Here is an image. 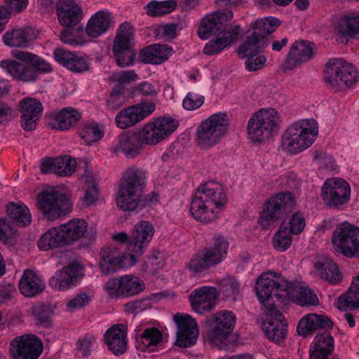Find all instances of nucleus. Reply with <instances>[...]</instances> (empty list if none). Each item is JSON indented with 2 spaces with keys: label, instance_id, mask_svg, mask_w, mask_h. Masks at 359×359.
Masks as SVG:
<instances>
[{
  "label": "nucleus",
  "instance_id": "obj_29",
  "mask_svg": "<svg viewBox=\"0 0 359 359\" xmlns=\"http://www.w3.org/2000/svg\"><path fill=\"white\" fill-rule=\"evenodd\" d=\"M126 330L123 325H116L109 328L104 338L108 348L115 355H121L127 348Z\"/></svg>",
  "mask_w": 359,
  "mask_h": 359
},
{
  "label": "nucleus",
  "instance_id": "obj_57",
  "mask_svg": "<svg viewBox=\"0 0 359 359\" xmlns=\"http://www.w3.org/2000/svg\"><path fill=\"white\" fill-rule=\"evenodd\" d=\"M292 232L287 227H280L273 238V247L279 252H284L288 249L292 243Z\"/></svg>",
  "mask_w": 359,
  "mask_h": 359
},
{
  "label": "nucleus",
  "instance_id": "obj_64",
  "mask_svg": "<svg viewBox=\"0 0 359 359\" xmlns=\"http://www.w3.org/2000/svg\"><path fill=\"white\" fill-rule=\"evenodd\" d=\"M114 54L117 64L120 67H128L132 65L135 57V53L132 48L121 52L114 53Z\"/></svg>",
  "mask_w": 359,
  "mask_h": 359
},
{
  "label": "nucleus",
  "instance_id": "obj_7",
  "mask_svg": "<svg viewBox=\"0 0 359 359\" xmlns=\"http://www.w3.org/2000/svg\"><path fill=\"white\" fill-rule=\"evenodd\" d=\"M325 79L335 90L351 87L358 80L356 68L341 58L330 59L325 66Z\"/></svg>",
  "mask_w": 359,
  "mask_h": 359
},
{
  "label": "nucleus",
  "instance_id": "obj_26",
  "mask_svg": "<svg viewBox=\"0 0 359 359\" xmlns=\"http://www.w3.org/2000/svg\"><path fill=\"white\" fill-rule=\"evenodd\" d=\"M241 28L238 25H231L224 34L215 36L210 40L203 48V53L207 55L219 54L237 39L241 33Z\"/></svg>",
  "mask_w": 359,
  "mask_h": 359
},
{
  "label": "nucleus",
  "instance_id": "obj_59",
  "mask_svg": "<svg viewBox=\"0 0 359 359\" xmlns=\"http://www.w3.org/2000/svg\"><path fill=\"white\" fill-rule=\"evenodd\" d=\"M33 314L36 323L43 327H49L52 324V313L50 309L44 306H36Z\"/></svg>",
  "mask_w": 359,
  "mask_h": 359
},
{
  "label": "nucleus",
  "instance_id": "obj_8",
  "mask_svg": "<svg viewBox=\"0 0 359 359\" xmlns=\"http://www.w3.org/2000/svg\"><path fill=\"white\" fill-rule=\"evenodd\" d=\"M335 252L348 258L359 257V227L348 222L339 224L332 233Z\"/></svg>",
  "mask_w": 359,
  "mask_h": 359
},
{
  "label": "nucleus",
  "instance_id": "obj_19",
  "mask_svg": "<svg viewBox=\"0 0 359 359\" xmlns=\"http://www.w3.org/2000/svg\"><path fill=\"white\" fill-rule=\"evenodd\" d=\"M154 233L153 225L147 221L137 223L132 232L127 248L129 251L137 252L143 254L148 247Z\"/></svg>",
  "mask_w": 359,
  "mask_h": 359
},
{
  "label": "nucleus",
  "instance_id": "obj_12",
  "mask_svg": "<svg viewBox=\"0 0 359 359\" xmlns=\"http://www.w3.org/2000/svg\"><path fill=\"white\" fill-rule=\"evenodd\" d=\"M43 352V343L32 334L15 337L10 342L13 359H38Z\"/></svg>",
  "mask_w": 359,
  "mask_h": 359
},
{
  "label": "nucleus",
  "instance_id": "obj_13",
  "mask_svg": "<svg viewBox=\"0 0 359 359\" xmlns=\"http://www.w3.org/2000/svg\"><path fill=\"white\" fill-rule=\"evenodd\" d=\"M104 289L111 297H129L140 293L144 289V283L137 276L125 275L109 280Z\"/></svg>",
  "mask_w": 359,
  "mask_h": 359
},
{
  "label": "nucleus",
  "instance_id": "obj_31",
  "mask_svg": "<svg viewBox=\"0 0 359 359\" xmlns=\"http://www.w3.org/2000/svg\"><path fill=\"white\" fill-rule=\"evenodd\" d=\"M111 24L112 18L109 11H97L88 21L86 27V34L91 38H97L105 34Z\"/></svg>",
  "mask_w": 359,
  "mask_h": 359
},
{
  "label": "nucleus",
  "instance_id": "obj_61",
  "mask_svg": "<svg viewBox=\"0 0 359 359\" xmlns=\"http://www.w3.org/2000/svg\"><path fill=\"white\" fill-rule=\"evenodd\" d=\"M123 88L121 86H116L113 88L107 102L109 109L114 110L123 104L124 97L123 95Z\"/></svg>",
  "mask_w": 359,
  "mask_h": 359
},
{
  "label": "nucleus",
  "instance_id": "obj_44",
  "mask_svg": "<svg viewBox=\"0 0 359 359\" xmlns=\"http://www.w3.org/2000/svg\"><path fill=\"white\" fill-rule=\"evenodd\" d=\"M38 208L48 221H54L70 213L72 203H37Z\"/></svg>",
  "mask_w": 359,
  "mask_h": 359
},
{
  "label": "nucleus",
  "instance_id": "obj_15",
  "mask_svg": "<svg viewBox=\"0 0 359 359\" xmlns=\"http://www.w3.org/2000/svg\"><path fill=\"white\" fill-rule=\"evenodd\" d=\"M173 320L177 325L175 345L181 348L194 346L199 335L196 320L183 313L175 314Z\"/></svg>",
  "mask_w": 359,
  "mask_h": 359
},
{
  "label": "nucleus",
  "instance_id": "obj_36",
  "mask_svg": "<svg viewBox=\"0 0 359 359\" xmlns=\"http://www.w3.org/2000/svg\"><path fill=\"white\" fill-rule=\"evenodd\" d=\"M225 203H191L190 212L193 217L201 222L214 220Z\"/></svg>",
  "mask_w": 359,
  "mask_h": 359
},
{
  "label": "nucleus",
  "instance_id": "obj_21",
  "mask_svg": "<svg viewBox=\"0 0 359 359\" xmlns=\"http://www.w3.org/2000/svg\"><path fill=\"white\" fill-rule=\"evenodd\" d=\"M55 60L69 69L76 73H83L90 69V60L84 55L70 52L64 49H56L53 52Z\"/></svg>",
  "mask_w": 359,
  "mask_h": 359
},
{
  "label": "nucleus",
  "instance_id": "obj_4",
  "mask_svg": "<svg viewBox=\"0 0 359 359\" xmlns=\"http://www.w3.org/2000/svg\"><path fill=\"white\" fill-rule=\"evenodd\" d=\"M228 248L227 240L221 235L216 236L212 245L204 248L193 255L187 267L194 273L214 267L226 259Z\"/></svg>",
  "mask_w": 359,
  "mask_h": 359
},
{
  "label": "nucleus",
  "instance_id": "obj_49",
  "mask_svg": "<svg viewBox=\"0 0 359 359\" xmlns=\"http://www.w3.org/2000/svg\"><path fill=\"white\" fill-rule=\"evenodd\" d=\"M7 215L17 224L26 226L32 222V215L29 208L20 203H9L7 207Z\"/></svg>",
  "mask_w": 359,
  "mask_h": 359
},
{
  "label": "nucleus",
  "instance_id": "obj_52",
  "mask_svg": "<svg viewBox=\"0 0 359 359\" xmlns=\"http://www.w3.org/2000/svg\"><path fill=\"white\" fill-rule=\"evenodd\" d=\"M218 293L223 294L227 298L236 299L241 290V283L233 277L226 276L217 281Z\"/></svg>",
  "mask_w": 359,
  "mask_h": 359
},
{
  "label": "nucleus",
  "instance_id": "obj_39",
  "mask_svg": "<svg viewBox=\"0 0 359 359\" xmlns=\"http://www.w3.org/2000/svg\"><path fill=\"white\" fill-rule=\"evenodd\" d=\"M280 25V21L276 18H264L251 22L248 32L263 41L265 37L275 32Z\"/></svg>",
  "mask_w": 359,
  "mask_h": 359
},
{
  "label": "nucleus",
  "instance_id": "obj_11",
  "mask_svg": "<svg viewBox=\"0 0 359 359\" xmlns=\"http://www.w3.org/2000/svg\"><path fill=\"white\" fill-rule=\"evenodd\" d=\"M233 17L230 10H219L206 15L201 20L198 28V36L202 40H206L212 36H219L226 32L229 27L227 22Z\"/></svg>",
  "mask_w": 359,
  "mask_h": 359
},
{
  "label": "nucleus",
  "instance_id": "obj_46",
  "mask_svg": "<svg viewBox=\"0 0 359 359\" xmlns=\"http://www.w3.org/2000/svg\"><path fill=\"white\" fill-rule=\"evenodd\" d=\"M262 330L269 340L280 344L286 337L287 327L286 323H278L266 319L262 323Z\"/></svg>",
  "mask_w": 359,
  "mask_h": 359
},
{
  "label": "nucleus",
  "instance_id": "obj_53",
  "mask_svg": "<svg viewBox=\"0 0 359 359\" xmlns=\"http://www.w3.org/2000/svg\"><path fill=\"white\" fill-rule=\"evenodd\" d=\"M337 308L341 311L359 309V290L354 289L351 285L348 291L339 297Z\"/></svg>",
  "mask_w": 359,
  "mask_h": 359
},
{
  "label": "nucleus",
  "instance_id": "obj_28",
  "mask_svg": "<svg viewBox=\"0 0 359 359\" xmlns=\"http://www.w3.org/2000/svg\"><path fill=\"white\" fill-rule=\"evenodd\" d=\"M287 293L285 302L292 301L302 306L317 305L319 302L317 295L312 290L295 282H289Z\"/></svg>",
  "mask_w": 359,
  "mask_h": 359
},
{
  "label": "nucleus",
  "instance_id": "obj_17",
  "mask_svg": "<svg viewBox=\"0 0 359 359\" xmlns=\"http://www.w3.org/2000/svg\"><path fill=\"white\" fill-rule=\"evenodd\" d=\"M217 297L218 291L216 287L205 285L194 290L190 293L189 299L192 309L202 315L215 308Z\"/></svg>",
  "mask_w": 359,
  "mask_h": 359
},
{
  "label": "nucleus",
  "instance_id": "obj_5",
  "mask_svg": "<svg viewBox=\"0 0 359 359\" xmlns=\"http://www.w3.org/2000/svg\"><path fill=\"white\" fill-rule=\"evenodd\" d=\"M280 123V116L276 109H262L248 121V137L255 142L264 141L278 130Z\"/></svg>",
  "mask_w": 359,
  "mask_h": 359
},
{
  "label": "nucleus",
  "instance_id": "obj_22",
  "mask_svg": "<svg viewBox=\"0 0 359 359\" xmlns=\"http://www.w3.org/2000/svg\"><path fill=\"white\" fill-rule=\"evenodd\" d=\"M81 268L76 264H69L57 271L50 278V286L57 290L66 291L76 285Z\"/></svg>",
  "mask_w": 359,
  "mask_h": 359
},
{
  "label": "nucleus",
  "instance_id": "obj_10",
  "mask_svg": "<svg viewBox=\"0 0 359 359\" xmlns=\"http://www.w3.org/2000/svg\"><path fill=\"white\" fill-rule=\"evenodd\" d=\"M177 120L171 117H160L147 122L139 131L143 143L156 145L167 138L178 127Z\"/></svg>",
  "mask_w": 359,
  "mask_h": 359
},
{
  "label": "nucleus",
  "instance_id": "obj_63",
  "mask_svg": "<svg viewBox=\"0 0 359 359\" xmlns=\"http://www.w3.org/2000/svg\"><path fill=\"white\" fill-rule=\"evenodd\" d=\"M136 79L137 74L134 70L121 71L114 73L110 76V79L112 81L118 83L121 87H122V85L136 80Z\"/></svg>",
  "mask_w": 359,
  "mask_h": 359
},
{
  "label": "nucleus",
  "instance_id": "obj_41",
  "mask_svg": "<svg viewBox=\"0 0 359 359\" xmlns=\"http://www.w3.org/2000/svg\"><path fill=\"white\" fill-rule=\"evenodd\" d=\"M65 244V238L60 231V226L48 229L40 237L37 242L39 248L43 251L58 248Z\"/></svg>",
  "mask_w": 359,
  "mask_h": 359
},
{
  "label": "nucleus",
  "instance_id": "obj_33",
  "mask_svg": "<svg viewBox=\"0 0 359 359\" xmlns=\"http://www.w3.org/2000/svg\"><path fill=\"white\" fill-rule=\"evenodd\" d=\"M172 53L171 46L156 43L142 49L140 53V58L144 63L159 65L168 60Z\"/></svg>",
  "mask_w": 359,
  "mask_h": 359
},
{
  "label": "nucleus",
  "instance_id": "obj_27",
  "mask_svg": "<svg viewBox=\"0 0 359 359\" xmlns=\"http://www.w3.org/2000/svg\"><path fill=\"white\" fill-rule=\"evenodd\" d=\"M76 165L75 159L65 155L55 158L45 159L41 163V170L43 173L53 172L64 177L72 175Z\"/></svg>",
  "mask_w": 359,
  "mask_h": 359
},
{
  "label": "nucleus",
  "instance_id": "obj_23",
  "mask_svg": "<svg viewBox=\"0 0 359 359\" xmlns=\"http://www.w3.org/2000/svg\"><path fill=\"white\" fill-rule=\"evenodd\" d=\"M291 203H264L259 213V222L265 229L274 227L291 211Z\"/></svg>",
  "mask_w": 359,
  "mask_h": 359
},
{
  "label": "nucleus",
  "instance_id": "obj_6",
  "mask_svg": "<svg viewBox=\"0 0 359 359\" xmlns=\"http://www.w3.org/2000/svg\"><path fill=\"white\" fill-rule=\"evenodd\" d=\"M229 118L225 113L219 112L203 120L197 128L196 142L203 149L215 147L226 133Z\"/></svg>",
  "mask_w": 359,
  "mask_h": 359
},
{
  "label": "nucleus",
  "instance_id": "obj_40",
  "mask_svg": "<svg viewBox=\"0 0 359 359\" xmlns=\"http://www.w3.org/2000/svg\"><path fill=\"white\" fill-rule=\"evenodd\" d=\"M81 118V114L77 109L68 107L62 109L55 115L54 128L60 130H67L75 126Z\"/></svg>",
  "mask_w": 359,
  "mask_h": 359
},
{
  "label": "nucleus",
  "instance_id": "obj_48",
  "mask_svg": "<svg viewBox=\"0 0 359 359\" xmlns=\"http://www.w3.org/2000/svg\"><path fill=\"white\" fill-rule=\"evenodd\" d=\"M79 135L88 144L96 142L104 136V130L95 121L83 122L79 129Z\"/></svg>",
  "mask_w": 359,
  "mask_h": 359
},
{
  "label": "nucleus",
  "instance_id": "obj_3",
  "mask_svg": "<svg viewBox=\"0 0 359 359\" xmlns=\"http://www.w3.org/2000/svg\"><path fill=\"white\" fill-rule=\"evenodd\" d=\"M236 322V315L230 311L222 310L210 316L205 334V340L220 349L229 347V337Z\"/></svg>",
  "mask_w": 359,
  "mask_h": 359
},
{
  "label": "nucleus",
  "instance_id": "obj_9",
  "mask_svg": "<svg viewBox=\"0 0 359 359\" xmlns=\"http://www.w3.org/2000/svg\"><path fill=\"white\" fill-rule=\"evenodd\" d=\"M146 178L141 169L136 167L127 169L118 187L116 202H142Z\"/></svg>",
  "mask_w": 359,
  "mask_h": 359
},
{
  "label": "nucleus",
  "instance_id": "obj_38",
  "mask_svg": "<svg viewBox=\"0 0 359 359\" xmlns=\"http://www.w3.org/2000/svg\"><path fill=\"white\" fill-rule=\"evenodd\" d=\"M120 250L114 247H104L100 251L99 266L104 274L120 269Z\"/></svg>",
  "mask_w": 359,
  "mask_h": 359
},
{
  "label": "nucleus",
  "instance_id": "obj_62",
  "mask_svg": "<svg viewBox=\"0 0 359 359\" xmlns=\"http://www.w3.org/2000/svg\"><path fill=\"white\" fill-rule=\"evenodd\" d=\"M290 229H288L292 234L297 235L300 233L306 226L305 218L302 213L296 212L293 214L290 222Z\"/></svg>",
  "mask_w": 359,
  "mask_h": 359
},
{
  "label": "nucleus",
  "instance_id": "obj_50",
  "mask_svg": "<svg viewBox=\"0 0 359 359\" xmlns=\"http://www.w3.org/2000/svg\"><path fill=\"white\" fill-rule=\"evenodd\" d=\"M264 46V42L248 32L245 41L238 49V54L241 58L257 55Z\"/></svg>",
  "mask_w": 359,
  "mask_h": 359
},
{
  "label": "nucleus",
  "instance_id": "obj_47",
  "mask_svg": "<svg viewBox=\"0 0 359 359\" xmlns=\"http://www.w3.org/2000/svg\"><path fill=\"white\" fill-rule=\"evenodd\" d=\"M133 39V27L128 23H123L117 30L113 44V53L131 49Z\"/></svg>",
  "mask_w": 359,
  "mask_h": 359
},
{
  "label": "nucleus",
  "instance_id": "obj_55",
  "mask_svg": "<svg viewBox=\"0 0 359 359\" xmlns=\"http://www.w3.org/2000/svg\"><path fill=\"white\" fill-rule=\"evenodd\" d=\"M43 110L41 102L35 98L27 97L19 102L20 114L41 116Z\"/></svg>",
  "mask_w": 359,
  "mask_h": 359
},
{
  "label": "nucleus",
  "instance_id": "obj_1",
  "mask_svg": "<svg viewBox=\"0 0 359 359\" xmlns=\"http://www.w3.org/2000/svg\"><path fill=\"white\" fill-rule=\"evenodd\" d=\"M13 57L29 64L32 67L13 60H2L0 67L13 79L30 83L37 79V72L48 73L52 71L51 65L39 56L30 52L14 50L11 51Z\"/></svg>",
  "mask_w": 359,
  "mask_h": 359
},
{
  "label": "nucleus",
  "instance_id": "obj_18",
  "mask_svg": "<svg viewBox=\"0 0 359 359\" xmlns=\"http://www.w3.org/2000/svg\"><path fill=\"white\" fill-rule=\"evenodd\" d=\"M350 195V185L341 178H329L323 183L322 196L325 202H346Z\"/></svg>",
  "mask_w": 359,
  "mask_h": 359
},
{
  "label": "nucleus",
  "instance_id": "obj_16",
  "mask_svg": "<svg viewBox=\"0 0 359 359\" xmlns=\"http://www.w3.org/2000/svg\"><path fill=\"white\" fill-rule=\"evenodd\" d=\"M156 105L153 102H141L120 111L115 117L117 127L121 129L130 128L154 111Z\"/></svg>",
  "mask_w": 359,
  "mask_h": 359
},
{
  "label": "nucleus",
  "instance_id": "obj_51",
  "mask_svg": "<svg viewBox=\"0 0 359 359\" xmlns=\"http://www.w3.org/2000/svg\"><path fill=\"white\" fill-rule=\"evenodd\" d=\"M176 7L177 1L175 0L152 1L146 5L144 9L146 13L149 16L158 17L171 13Z\"/></svg>",
  "mask_w": 359,
  "mask_h": 359
},
{
  "label": "nucleus",
  "instance_id": "obj_43",
  "mask_svg": "<svg viewBox=\"0 0 359 359\" xmlns=\"http://www.w3.org/2000/svg\"><path fill=\"white\" fill-rule=\"evenodd\" d=\"M163 340L162 332L154 327L144 330L137 339V348L142 351H153Z\"/></svg>",
  "mask_w": 359,
  "mask_h": 359
},
{
  "label": "nucleus",
  "instance_id": "obj_34",
  "mask_svg": "<svg viewBox=\"0 0 359 359\" xmlns=\"http://www.w3.org/2000/svg\"><path fill=\"white\" fill-rule=\"evenodd\" d=\"M44 288V282L36 272L30 269L24 271L19 282V290L22 295L32 297L41 293Z\"/></svg>",
  "mask_w": 359,
  "mask_h": 359
},
{
  "label": "nucleus",
  "instance_id": "obj_25",
  "mask_svg": "<svg viewBox=\"0 0 359 359\" xmlns=\"http://www.w3.org/2000/svg\"><path fill=\"white\" fill-rule=\"evenodd\" d=\"M59 23L65 27H72L83 18L82 8L73 0H62L56 5Z\"/></svg>",
  "mask_w": 359,
  "mask_h": 359
},
{
  "label": "nucleus",
  "instance_id": "obj_2",
  "mask_svg": "<svg viewBox=\"0 0 359 359\" xmlns=\"http://www.w3.org/2000/svg\"><path fill=\"white\" fill-rule=\"evenodd\" d=\"M318 133V123L313 118L299 120L284 132L280 147L290 154L300 153L314 142Z\"/></svg>",
  "mask_w": 359,
  "mask_h": 359
},
{
  "label": "nucleus",
  "instance_id": "obj_42",
  "mask_svg": "<svg viewBox=\"0 0 359 359\" xmlns=\"http://www.w3.org/2000/svg\"><path fill=\"white\" fill-rule=\"evenodd\" d=\"M316 268L320 278L332 284H337L341 280V274L337 265L328 257L319 260L316 264Z\"/></svg>",
  "mask_w": 359,
  "mask_h": 359
},
{
  "label": "nucleus",
  "instance_id": "obj_60",
  "mask_svg": "<svg viewBox=\"0 0 359 359\" xmlns=\"http://www.w3.org/2000/svg\"><path fill=\"white\" fill-rule=\"evenodd\" d=\"M16 229L13 224L7 219L0 218V241L8 243L15 237Z\"/></svg>",
  "mask_w": 359,
  "mask_h": 359
},
{
  "label": "nucleus",
  "instance_id": "obj_37",
  "mask_svg": "<svg viewBox=\"0 0 359 359\" xmlns=\"http://www.w3.org/2000/svg\"><path fill=\"white\" fill-rule=\"evenodd\" d=\"M88 225L86 220L74 218L61 224L60 229L65 238L67 243V242L77 241L83 238L88 230Z\"/></svg>",
  "mask_w": 359,
  "mask_h": 359
},
{
  "label": "nucleus",
  "instance_id": "obj_45",
  "mask_svg": "<svg viewBox=\"0 0 359 359\" xmlns=\"http://www.w3.org/2000/svg\"><path fill=\"white\" fill-rule=\"evenodd\" d=\"M71 199L68 190L48 185L45 186L37 195V202H67Z\"/></svg>",
  "mask_w": 359,
  "mask_h": 359
},
{
  "label": "nucleus",
  "instance_id": "obj_32",
  "mask_svg": "<svg viewBox=\"0 0 359 359\" xmlns=\"http://www.w3.org/2000/svg\"><path fill=\"white\" fill-rule=\"evenodd\" d=\"M332 327V323L327 316L310 313L301 318L297 331L299 335L306 337L319 328L328 329Z\"/></svg>",
  "mask_w": 359,
  "mask_h": 359
},
{
  "label": "nucleus",
  "instance_id": "obj_20",
  "mask_svg": "<svg viewBox=\"0 0 359 359\" xmlns=\"http://www.w3.org/2000/svg\"><path fill=\"white\" fill-rule=\"evenodd\" d=\"M314 55L313 43L304 40L297 41L290 47L285 63V69H292L311 60Z\"/></svg>",
  "mask_w": 359,
  "mask_h": 359
},
{
  "label": "nucleus",
  "instance_id": "obj_56",
  "mask_svg": "<svg viewBox=\"0 0 359 359\" xmlns=\"http://www.w3.org/2000/svg\"><path fill=\"white\" fill-rule=\"evenodd\" d=\"M313 349L332 353L334 351V338L330 332L325 330L322 334H317L311 345Z\"/></svg>",
  "mask_w": 359,
  "mask_h": 359
},
{
  "label": "nucleus",
  "instance_id": "obj_58",
  "mask_svg": "<svg viewBox=\"0 0 359 359\" xmlns=\"http://www.w3.org/2000/svg\"><path fill=\"white\" fill-rule=\"evenodd\" d=\"M205 102L203 95L189 92L182 100V107L185 110L194 111L199 109Z\"/></svg>",
  "mask_w": 359,
  "mask_h": 359
},
{
  "label": "nucleus",
  "instance_id": "obj_35",
  "mask_svg": "<svg viewBox=\"0 0 359 359\" xmlns=\"http://www.w3.org/2000/svg\"><path fill=\"white\" fill-rule=\"evenodd\" d=\"M36 38V34L34 29L27 27L6 32L3 40L6 46L11 47L27 48Z\"/></svg>",
  "mask_w": 359,
  "mask_h": 359
},
{
  "label": "nucleus",
  "instance_id": "obj_24",
  "mask_svg": "<svg viewBox=\"0 0 359 359\" xmlns=\"http://www.w3.org/2000/svg\"><path fill=\"white\" fill-rule=\"evenodd\" d=\"M143 143L140 133L127 132L118 137L117 145L113 151L122 152L128 158H134L143 150Z\"/></svg>",
  "mask_w": 359,
  "mask_h": 359
},
{
  "label": "nucleus",
  "instance_id": "obj_14",
  "mask_svg": "<svg viewBox=\"0 0 359 359\" xmlns=\"http://www.w3.org/2000/svg\"><path fill=\"white\" fill-rule=\"evenodd\" d=\"M289 282L276 280L269 273L262 274L256 282V292L259 302L264 304L273 297L283 303L285 302V296Z\"/></svg>",
  "mask_w": 359,
  "mask_h": 359
},
{
  "label": "nucleus",
  "instance_id": "obj_30",
  "mask_svg": "<svg viewBox=\"0 0 359 359\" xmlns=\"http://www.w3.org/2000/svg\"><path fill=\"white\" fill-rule=\"evenodd\" d=\"M226 200L223 187L211 182L201 184L192 197V202H224Z\"/></svg>",
  "mask_w": 359,
  "mask_h": 359
},
{
  "label": "nucleus",
  "instance_id": "obj_54",
  "mask_svg": "<svg viewBox=\"0 0 359 359\" xmlns=\"http://www.w3.org/2000/svg\"><path fill=\"white\" fill-rule=\"evenodd\" d=\"M337 29L343 35L359 37V15H347L341 18Z\"/></svg>",
  "mask_w": 359,
  "mask_h": 359
}]
</instances>
